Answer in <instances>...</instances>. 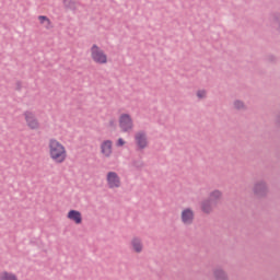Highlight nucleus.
<instances>
[{"label":"nucleus","mask_w":280,"mask_h":280,"mask_svg":"<svg viewBox=\"0 0 280 280\" xmlns=\"http://www.w3.org/2000/svg\"><path fill=\"white\" fill-rule=\"evenodd\" d=\"M67 218L74 224H82V212L78 210H70L67 214Z\"/></svg>","instance_id":"6e6552de"},{"label":"nucleus","mask_w":280,"mask_h":280,"mask_svg":"<svg viewBox=\"0 0 280 280\" xmlns=\"http://www.w3.org/2000/svg\"><path fill=\"white\" fill-rule=\"evenodd\" d=\"M23 116L30 130H38V128H40V122L38 121V118H36V114H34V112L26 110Z\"/></svg>","instance_id":"20e7f679"},{"label":"nucleus","mask_w":280,"mask_h":280,"mask_svg":"<svg viewBox=\"0 0 280 280\" xmlns=\"http://www.w3.org/2000/svg\"><path fill=\"white\" fill-rule=\"evenodd\" d=\"M131 248L133 253H142L143 252V243L140 241L139 237H133L131 240Z\"/></svg>","instance_id":"9d476101"},{"label":"nucleus","mask_w":280,"mask_h":280,"mask_svg":"<svg viewBox=\"0 0 280 280\" xmlns=\"http://www.w3.org/2000/svg\"><path fill=\"white\" fill-rule=\"evenodd\" d=\"M214 279L217 280H226V273L222 269L214 270Z\"/></svg>","instance_id":"2eb2a0df"},{"label":"nucleus","mask_w":280,"mask_h":280,"mask_svg":"<svg viewBox=\"0 0 280 280\" xmlns=\"http://www.w3.org/2000/svg\"><path fill=\"white\" fill-rule=\"evenodd\" d=\"M197 97H199V100H202V97H207V92L205 90L198 91Z\"/></svg>","instance_id":"f3484780"},{"label":"nucleus","mask_w":280,"mask_h":280,"mask_svg":"<svg viewBox=\"0 0 280 280\" xmlns=\"http://www.w3.org/2000/svg\"><path fill=\"white\" fill-rule=\"evenodd\" d=\"M264 189H266V186L264 184H258L255 186L256 194H261V191H264Z\"/></svg>","instance_id":"dca6fc26"},{"label":"nucleus","mask_w":280,"mask_h":280,"mask_svg":"<svg viewBox=\"0 0 280 280\" xmlns=\"http://www.w3.org/2000/svg\"><path fill=\"white\" fill-rule=\"evenodd\" d=\"M136 143L140 150L148 148V136L143 131H139L135 136Z\"/></svg>","instance_id":"0eeeda50"},{"label":"nucleus","mask_w":280,"mask_h":280,"mask_svg":"<svg viewBox=\"0 0 280 280\" xmlns=\"http://www.w3.org/2000/svg\"><path fill=\"white\" fill-rule=\"evenodd\" d=\"M39 24L45 27V30H51V20L45 15H39L38 16Z\"/></svg>","instance_id":"ddd939ff"},{"label":"nucleus","mask_w":280,"mask_h":280,"mask_svg":"<svg viewBox=\"0 0 280 280\" xmlns=\"http://www.w3.org/2000/svg\"><path fill=\"white\" fill-rule=\"evenodd\" d=\"M234 106H235V108H237V109L244 108V103H242V102H240V101H236V102L234 103Z\"/></svg>","instance_id":"a211bd4d"},{"label":"nucleus","mask_w":280,"mask_h":280,"mask_svg":"<svg viewBox=\"0 0 280 280\" xmlns=\"http://www.w3.org/2000/svg\"><path fill=\"white\" fill-rule=\"evenodd\" d=\"M118 124L121 132H132L135 128V121L130 114H121L118 118Z\"/></svg>","instance_id":"7ed1b4c3"},{"label":"nucleus","mask_w":280,"mask_h":280,"mask_svg":"<svg viewBox=\"0 0 280 280\" xmlns=\"http://www.w3.org/2000/svg\"><path fill=\"white\" fill-rule=\"evenodd\" d=\"M90 57L95 65H108V55L97 44L90 48Z\"/></svg>","instance_id":"f03ea898"},{"label":"nucleus","mask_w":280,"mask_h":280,"mask_svg":"<svg viewBox=\"0 0 280 280\" xmlns=\"http://www.w3.org/2000/svg\"><path fill=\"white\" fill-rule=\"evenodd\" d=\"M48 154L52 163H57L58 165L65 163L67 161V148L56 138H51L48 141Z\"/></svg>","instance_id":"f257e3e1"},{"label":"nucleus","mask_w":280,"mask_h":280,"mask_svg":"<svg viewBox=\"0 0 280 280\" xmlns=\"http://www.w3.org/2000/svg\"><path fill=\"white\" fill-rule=\"evenodd\" d=\"M182 221L184 224H191L194 222V210L186 208L182 211Z\"/></svg>","instance_id":"1a4fd4ad"},{"label":"nucleus","mask_w":280,"mask_h":280,"mask_svg":"<svg viewBox=\"0 0 280 280\" xmlns=\"http://www.w3.org/2000/svg\"><path fill=\"white\" fill-rule=\"evenodd\" d=\"M107 185L109 189H117L121 187V178L115 172L107 173Z\"/></svg>","instance_id":"39448f33"},{"label":"nucleus","mask_w":280,"mask_h":280,"mask_svg":"<svg viewBox=\"0 0 280 280\" xmlns=\"http://www.w3.org/2000/svg\"><path fill=\"white\" fill-rule=\"evenodd\" d=\"M116 145H118L119 148H121V145H126V141H124V139L119 138Z\"/></svg>","instance_id":"6ab92c4d"},{"label":"nucleus","mask_w":280,"mask_h":280,"mask_svg":"<svg viewBox=\"0 0 280 280\" xmlns=\"http://www.w3.org/2000/svg\"><path fill=\"white\" fill-rule=\"evenodd\" d=\"M213 207H215V203H212L210 199L203 200L200 205L202 213H211V211H213Z\"/></svg>","instance_id":"9b49d317"},{"label":"nucleus","mask_w":280,"mask_h":280,"mask_svg":"<svg viewBox=\"0 0 280 280\" xmlns=\"http://www.w3.org/2000/svg\"><path fill=\"white\" fill-rule=\"evenodd\" d=\"M110 125H112V126H115V120L110 121Z\"/></svg>","instance_id":"aec40b11"},{"label":"nucleus","mask_w":280,"mask_h":280,"mask_svg":"<svg viewBox=\"0 0 280 280\" xmlns=\"http://www.w3.org/2000/svg\"><path fill=\"white\" fill-rule=\"evenodd\" d=\"M101 154L105 156V159H110L113 155V141L105 140L101 143Z\"/></svg>","instance_id":"423d86ee"},{"label":"nucleus","mask_w":280,"mask_h":280,"mask_svg":"<svg viewBox=\"0 0 280 280\" xmlns=\"http://www.w3.org/2000/svg\"><path fill=\"white\" fill-rule=\"evenodd\" d=\"M0 280H19L16 273H12L10 271H2L0 273Z\"/></svg>","instance_id":"4468645a"},{"label":"nucleus","mask_w":280,"mask_h":280,"mask_svg":"<svg viewBox=\"0 0 280 280\" xmlns=\"http://www.w3.org/2000/svg\"><path fill=\"white\" fill-rule=\"evenodd\" d=\"M208 200L217 205L218 200H222V192L220 190H213L212 192H210Z\"/></svg>","instance_id":"f8f14e48"}]
</instances>
